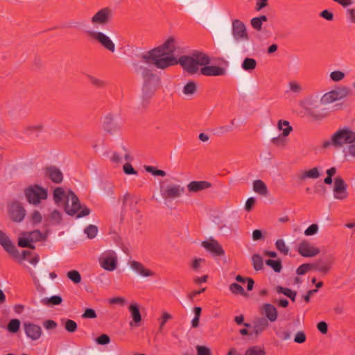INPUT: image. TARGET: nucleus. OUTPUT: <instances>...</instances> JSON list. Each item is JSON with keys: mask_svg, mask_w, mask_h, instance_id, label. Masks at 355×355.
Returning <instances> with one entry per match:
<instances>
[{"mask_svg": "<svg viewBox=\"0 0 355 355\" xmlns=\"http://www.w3.org/2000/svg\"><path fill=\"white\" fill-rule=\"evenodd\" d=\"M177 42L173 37H170L161 45L144 53L141 58L148 65L166 69L178 64L175 56Z\"/></svg>", "mask_w": 355, "mask_h": 355, "instance_id": "f257e3e1", "label": "nucleus"}, {"mask_svg": "<svg viewBox=\"0 0 355 355\" xmlns=\"http://www.w3.org/2000/svg\"><path fill=\"white\" fill-rule=\"evenodd\" d=\"M211 61V58L207 53L200 51H196L190 55H182L178 59V64L189 74L200 72V67L209 64Z\"/></svg>", "mask_w": 355, "mask_h": 355, "instance_id": "f03ea898", "label": "nucleus"}, {"mask_svg": "<svg viewBox=\"0 0 355 355\" xmlns=\"http://www.w3.org/2000/svg\"><path fill=\"white\" fill-rule=\"evenodd\" d=\"M355 143V131L349 126L338 128L330 137L322 144V148L327 149L330 146L338 149L344 146Z\"/></svg>", "mask_w": 355, "mask_h": 355, "instance_id": "7ed1b4c3", "label": "nucleus"}, {"mask_svg": "<svg viewBox=\"0 0 355 355\" xmlns=\"http://www.w3.org/2000/svg\"><path fill=\"white\" fill-rule=\"evenodd\" d=\"M232 34L237 50L245 49L250 37L244 23L239 19L232 21Z\"/></svg>", "mask_w": 355, "mask_h": 355, "instance_id": "20e7f679", "label": "nucleus"}, {"mask_svg": "<svg viewBox=\"0 0 355 355\" xmlns=\"http://www.w3.org/2000/svg\"><path fill=\"white\" fill-rule=\"evenodd\" d=\"M47 236L48 234L46 232L42 233L38 230L32 232H24L18 239V245L21 248L34 249L35 246L33 245V243L45 241Z\"/></svg>", "mask_w": 355, "mask_h": 355, "instance_id": "39448f33", "label": "nucleus"}, {"mask_svg": "<svg viewBox=\"0 0 355 355\" xmlns=\"http://www.w3.org/2000/svg\"><path fill=\"white\" fill-rule=\"evenodd\" d=\"M85 34L91 40L97 42L106 50L112 53L115 51L116 47L114 42L105 32L89 29L85 31Z\"/></svg>", "mask_w": 355, "mask_h": 355, "instance_id": "423d86ee", "label": "nucleus"}, {"mask_svg": "<svg viewBox=\"0 0 355 355\" xmlns=\"http://www.w3.org/2000/svg\"><path fill=\"white\" fill-rule=\"evenodd\" d=\"M27 201L32 205H38L42 200L48 197L47 190L40 185L33 184L24 191Z\"/></svg>", "mask_w": 355, "mask_h": 355, "instance_id": "0eeeda50", "label": "nucleus"}, {"mask_svg": "<svg viewBox=\"0 0 355 355\" xmlns=\"http://www.w3.org/2000/svg\"><path fill=\"white\" fill-rule=\"evenodd\" d=\"M349 94V88L345 86L338 87L323 94L320 98V103L322 105H327L347 98Z\"/></svg>", "mask_w": 355, "mask_h": 355, "instance_id": "6e6552de", "label": "nucleus"}, {"mask_svg": "<svg viewBox=\"0 0 355 355\" xmlns=\"http://www.w3.org/2000/svg\"><path fill=\"white\" fill-rule=\"evenodd\" d=\"M145 81L142 88V98L144 100L150 98L158 87V81L149 70H145L143 73Z\"/></svg>", "mask_w": 355, "mask_h": 355, "instance_id": "1a4fd4ad", "label": "nucleus"}, {"mask_svg": "<svg viewBox=\"0 0 355 355\" xmlns=\"http://www.w3.org/2000/svg\"><path fill=\"white\" fill-rule=\"evenodd\" d=\"M112 16V9L110 7H104L98 10L92 16L90 22L96 26H103L110 21Z\"/></svg>", "mask_w": 355, "mask_h": 355, "instance_id": "9d476101", "label": "nucleus"}, {"mask_svg": "<svg viewBox=\"0 0 355 355\" xmlns=\"http://www.w3.org/2000/svg\"><path fill=\"white\" fill-rule=\"evenodd\" d=\"M101 268L107 271H113L117 267V255L113 250L104 252L98 259Z\"/></svg>", "mask_w": 355, "mask_h": 355, "instance_id": "9b49d317", "label": "nucleus"}, {"mask_svg": "<svg viewBox=\"0 0 355 355\" xmlns=\"http://www.w3.org/2000/svg\"><path fill=\"white\" fill-rule=\"evenodd\" d=\"M102 128L108 135H115L121 130V125L116 121L114 114L108 113L103 119Z\"/></svg>", "mask_w": 355, "mask_h": 355, "instance_id": "f8f14e48", "label": "nucleus"}, {"mask_svg": "<svg viewBox=\"0 0 355 355\" xmlns=\"http://www.w3.org/2000/svg\"><path fill=\"white\" fill-rule=\"evenodd\" d=\"M347 188V185L341 177L335 178L333 187L334 198L341 201L347 200L349 196Z\"/></svg>", "mask_w": 355, "mask_h": 355, "instance_id": "ddd939ff", "label": "nucleus"}, {"mask_svg": "<svg viewBox=\"0 0 355 355\" xmlns=\"http://www.w3.org/2000/svg\"><path fill=\"white\" fill-rule=\"evenodd\" d=\"M184 192V188L180 184H168L162 188L161 194L164 200H174L180 198Z\"/></svg>", "mask_w": 355, "mask_h": 355, "instance_id": "4468645a", "label": "nucleus"}, {"mask_svg": "<svg viewBox=\"0 0 355 355\" xmlns=\"http://www.w3.org/2000/svg\"><path fill=\"white\" fill-rule=\"evenodd\" d=\"M81 205L78 197L75 193L69 191L66 196V201L64 205V210L69 215L73 216L76 214L80 209Z\"/></svg>", "mask_w": 355, "mask_h": 355, "instance_id": "2eb2a0df", "label": "nucleus"}, {"mask_svg": "<svg viewBox=\"0 0 355 355\" xmlns=\"http://www.w3.org/2000/svg\"><path fill=\"white\" fill-rule=\"evenodd\" d=\"M298 253L304 257H314L320 254V250L307 240H302L297 246Z\"/></svg>", "mask_w": 355, "mask_h": 355, "instance_id": "dca6fc26", "label": "nucleus"}, {"mask_svg": "<svg viewBox=\"0 0 355 355\" xmlns=\"http://www.w3.org/2000/svg\"><path fill=\"white\" fill-rule=\"evenodd\" d=\"M334 261V258L332 255H329L325 259H319L312 263L313 270L326 275L331 270Z\"/></svg>", "mask_w": 355, "mask_h": 355, "instance_id": "f3484780", "label": "nucleus"}, {"mask_svg": "<svg viewBox=\"0 0 355 355\" xmlns=\"http://www.w3.org/2000/svg\"><path fill=\"white\" fill-rule=\"evenodd\" d=\"M201 245L213 256L222 257L225 255V250L223 246L218 241L213 238H209L208 240L202 241Z\"/></svg>", "mask_w": 355, "mask_h": 355, "instance_id": "a211bd4d", "label": "nucleus"}, {"mask_svg": "<svg viewBox=\"0 0 355 355\" xmlns=\"http://www.w3.org/2000/svg\"><path fill=\"white\" fill-rule=\"evenodd\" d=\"M8 214L13 221L19 223L24 219L26 211L19 202H14L9 205Z\"/></svg>", "mask_w": 355, "mask_h": 355, "instance_id": "6ab92c4d", "label": "nucleus"}, {"mask_svg": "<svg viewBox=\"0 0 355 355\" xmlns=\"http://www.w3.org/2000/svg\"><path fill=\"white\" fill-rule=\"evenodd\" d=\"M200 73L206 76H221L227 73L225 68L218 65H202Z\"/></svg>", "mask_w": 355, "mask_h": 355, "instance_id": "aec40b11", "label": "nucleus"}, {"mask_svg": "<svg viewBox=\"0 0 355 355\" xmlns=\"http://www.w3.org/2000/svg\"><path fill=\"white\" fill-rule=\"evenodd\" d=\"M260 313L262 315H264L268 321L273 322L277 320L278 312L276 307L269 303L263 304L260 307Z\"/></svg>", "mask_w": 355, "mask_h": 355, "instance_id": "412c9836", "label": "nucleus"}, {"mask_svg": "<svg viewBox=\"0 0 355 355\" xmlns=\"http://www.w3.org/2000/svg\"><path fill=\"white\" fill-rule=\"evenodd\" d=\"M0 244L3 249L14 257L19 256V252L5 232L0 230Z\"/></svg>", "mask_w": 355, "mask_h": 355, "instance_id": "4be33fe9", "label": "nucleus"}, {"mask_svg": "<svg viewBox=\"0 0 355 355\" xmlns=\"http://www.w3.org/2000/svg\"><path fill=\"white\" fill-rule=\"evenodd\" d=\"M320 177V170L318 167H313L308 170H301L297 173V180L301 182H305L309 179H318Z\"/></svg>", "mask_w": 355, "mask_h": 355, "instance_id": "5701e85b", "label": "nucleus"}, {"mask_svg": "<svg viewBox=\"0 0 355 355\" xmlns=\"http://www.w3.org/2000/svg\"><path fill=\"white\" fill-rule=\"evenodd\" d=\"M23 327L26 336L33 340H38L42 335V329L40 326L31 322H25Z\"/></svg>", "mask_w": 355, "mask_h": 355, "instance_id": "b1692460", "label": "nucleus"}, {"mask_svg": "<svg viewBox=\"0 0 355 355\" xmlns=\"http://www.w3.org/2000/svg\"><path fill=\"white\" fill-rule=\"evenodd\" d=\"M44 174L54 183L59 184L62 182L63 174L62 171L56 166H51L45 168Z\"/></svg>", "mask_w": 355, "mask_h": 355, "instance_id": "393cba45", "label": "nucleus"}, {"mask_svg": "<svg viewBox=\"0 0 355 355\" xmlns=\"http://www.w3.org/2000/svg\"><path fill=\"white\" fill-rule=\"evenodd\" d=\"M130 266L134 271L144 277H153L155 275L153 271L146 268L141 263L137 261H130Z\"/></svg>", "mask_w": 355, "mask_h": 355, "instance_id": "a878e982", "label": "nucleus"}, {"mask_svg": "<svg viewBox=\"0 0 355 355\" xmlns=\"http://www.w3.org/2000/svg\"><path fill=\"white\" fill-rule=\"evenodd\" d=\"M269 327V321L264 317H258L253 320V334L258 336Z\"/></svg>", "mask_w": 355, "mask_h": 355, "instance_id": "bb28decb", "label": "nucleus"}, {"mask_svg": "<svg viewBox=\"0 0 355 355\" xmlns=\"http://www.w3.org/2000/svg\"><path fill=\"white\" fill-rule=\"evenodd\" d=\"M123 159L126 162H131L133 159L128 150L124 146H122L118 152L112 154L111 160L114 163H121Z\"/></svg>", "mask_w": 355, "mask_h": 355, "instance_id": "cd10ccee", "label": "nucleus"}, {"mask_svg": "<svg viewBox=\"0 0 355 355\" xmlns=\"http://www.w3.org/2000/svg\"><path fill=\"white\" fill-rule=\"evenodd\" d=\"M211 187V183L207 181H191L187 184V189L189 192L197 193Z\"/></svg>", "mask_w": 355, "mask_h": 355, "instance_id": "c85d7f7f", "label": "nucleus"}, {"mask_svg": "<svg viewBox=\"0 0 355 355\" xmlns=\"http://www.w3.org/2000/svg\"><path fill=\"white\" fill-rule=\"evenodd\" d=\"M253 185V191L257 194L266 196L268 194V190L266 184L263 182V181L261 180H254L252 183Z\"/></svg>", "mask_w": 355, "mask_h": 355, "instance_id": "c756f323", "label": "nucleus"}, {"mask_svg": "<svg viewBox=\"0 0 355 355\" xmlns=\"http://www.w3.org/2000/svg\"><path fill=\"white\" fill-rule=\"evenodd\" d=\"M277 127L279 131L282 132L281 134L282 137H287L293 131V127L286 120H279L277 124Z\"/></svg>", "mask_w": 355, "mask_h": 355, "instance_id": "7c9ffc66", "label": "nucleus"}, {"mask_svg": "<svg viewBox=\"0 0 355 355\" xmlns=\"http://www.w3.org/2000/svg\"><path fill=\"white\" fill-rule=\"evenodd\" d=\"M128 310L130 312L132 322H130V324L132 325V322L136 324H139L141 321V315L139 309V306L137 304H132L128 306Z\"/></svg>", "mask_w": 355, "mask_h": 355, "instance_id": "2f4dec72", "label": "nucleus"}, {"mask_svg": "<svg viewBox=\"0 0 355 355\" xmlns=\"http://www.w3.org/2000/svg\"><path fill=\"white\" fill-rule=\"evenodd\" d=\"M123 202V207H125L126 206H129L132 208V214L137 216V218H139L141 217V213L139 209H137L135 207V203L133 202V200L130 198L129 194H125L122 199Z\"/></svg>", "mask_w": 355, "mask_h": 355, "instance_id": "473e14b6", "label": "nucleus"}, {"mask_svg": "<svg viewBox=\"0 0 355 355\" xmlns=\"http://www.w3.org/2000/svg\"><path fill=\"white\" fill-rule=\"evenodd\" d=\"M267 20L268 18L266 15L254 17L251 19V25L255 30L261 31L262 23L266 21Z\"/></svg>", "mask_w": 355, "mask_h": 355, "instance_id": "72a5a7b5", "label": "nucleus"}, {"mask_svg": "<svg viewBox=\"0 0 355 355\" xmlns=\"http://www.w3.org/2000/svg\"><path fill=\"white\" fill-rule=\"evenodd\" d=\"M197 91V85L194 81L187 83L183 87V93L187 96L193 95Z\"/></svg>", "mask_w": 355, "mask_h": 355, "instance_id": "f704fd0d", "label": "nucleus"}, {"mask_svg": "<svg viewBox=\"0 0 355 355\" xmlns=\"http://www.w3.org/2000/svg\"><path fill=\"white\" fill-rule=\"evenodd\" d=\"M276 291L279 293H282L286 296L288 297L293 302H295L297 293L293 291L288 288H284L282 286H277Z\"/></svg>", "mask_w": 355, "mask_h": 355, "instance_id": "c9c22d12", "label": "nucleus"}, {"mask_svg": "<svg viewBox=\"0 0 355 355\" xmlns=\"http://www.w3.org/2000/svg\"><path fill=\"white\" fill-rule=\"evenodd\" d=\"M252 262L255 270H260L263 268V259L259 254H254L252 255Z\"/></svg>", "mask_w": 355, "mask_h": 355, "instance_id": "e433bc0d", "label": "nucleus"}, {"mask_svg": "<svg viewBox=\"0 0 355 355\" xmlns=\"http://www.w3.org/2000/svg\"><path fill=\"white\" fill-rule=\"evenodd\" d=\"M257 67V61L253 58H246L242 63V68L245 71H252Z\"/></svg>", "mask_w": 355, "mask_h": 355, "instance_id": "4c0bfd02", "label": "nucleus"}, {"mask_svg": "<svg viewBox=\"0 0 355 355\" xmlns=\"http://www.w3.org/2000/svg\"><path fill=\"white\" fill-rule=\"evenodd\" d=\"M275 247L280 253L284 255H287L289 252V248L282 239L276 241Z\"/></svg>", "mask_w": 355, "mask_h": 355, "instance_id": "58836bf2", "label": "nucleus"}, {"mask_svg": "<svg viewBox=\"0 0 355 355\" xmlns=\"http://www.w3.org/2000/svg\"><path fill=\"white\" fill-rule=\"evenodd\" d=\"M266 264L271 267L273 269V270L276 272H280L282 269V261L279 259H268L266 261Z\"/></svg>", "mask_w": 355, "mask_h": 355, "instance_id": "ea45409f", "label": "nucleus"}, {"mask_svg": "<svg viewBox=\"0 0 355 355\" xmlns=\"http://www.w3.org/2000/svg\"><path fill=\"white\" fill-rule=\"evenodd\" d=\"M20 327V321L18 319H12L7 327L8 331L10 333H16Z\"/></svg>", "mask_w": 355, "mask_h": 355, "instance_id": "a19ab883", "label": "nucleus"}, {"mask_svg": "<svg viewBox=\"0 0 355 355\" xmlns=\"http://www.w3.org/2000/svg\"><path fill=\"white\" fill-rule=\"evenodd\" d=\"M67 277L75 284H79L81 282V276L77 270H70L67 274Z\"/></svg>", "mask_w": 355, "mask_h": 355, "instance_id": "79ce46f5", "label": "nucleus"}, {"mask_svg": "<svg viewBox=\"0 0 355 355\" xmlns=\"http://www.w3.org/2000/svg\"><path fill=\"white\" fill-rule=\"evenodd\" d=\"M230 291L234 295L241 294V295H245V292L243 289V288L236 284V283H232L229 286Z\"/></svg>", "mask_w": 355, "mask_h": 355, "instance_id": "37998d69", "label": "nucleus"}, {"mask_svg": "<svg viewBox=\"0 0 355 355\" xmlns=\"http://www.w3.org/2000/svg\"><path fill=\"white\" fill-rule=\"evenodd\" d=\"M265 351L258 346H252L248 349L245 355H265Z\"/></svg>", "mask_w": 355, "mask_h": 355, "instance_id": "c03bdc74", "label": "nucleus"}, {"mask_svg": "<svg viewBox=\"0 0 355 355\" xmlns=\"http://www.w3.org/2000/svg\"><path fill=\"white\" fill-rule=\"evenodd\" d=\"M329 77L334 82H339L343 80L345 77V73L341 71H334L330 73Z\"/></svg>", "mask_w": 355, "mask_h": 355, "instance_id": "a18cd8bd", "label": "nucleus"}, {"mask_svg": "<svg viewBox=\"0 0 355 355\" xmlns=\"http://www.w3.org/2000/svg\"><path fill=\"white\" fill-rule=\"evenodd\" d=\"M64 191L62 187H57L53 191V199L56 203H60L64 196Z\"/></svg>", "mask_w": 355, "mask_h": 355, "instance_id": "49530a36", "label": "nucleus"}, {"mask_svg": "<svg viewBox=\"0 0 355 355\" xmlns=\"http://www.w3.org/2000/svg\"><path fill=\"white\" fill-rule=\"evenodd\" d=\"M78 326L75 321L68 319L64 323V329L69 333H73L77 330Z\"/></svg>", "mask_w": 355, "mask_h": 355, "instance_id": "de8ad7c7", "label": "nucleus"}, {"mask_svg": "<svg viewBox=\"0 0 355 355\" xmlns=\"http://www.w3.org/2000/svg\"><path fill=\"white\" fill-rule=\"evenodd\" d=\"M290 91L295 94H299L302 91V86L296 81H291L288 84Z\"/></svg>", "mask_w": 355, "mask_h": 355, "instance_id": "09e8293b", "label": "nucleus"}, {"mask_svg": "<svg viewBox=\"0 0 355 355\" xmlns=\"http://www.w3.org/2000/svg\"><path fill=\"white\" fill-rule=\"evenodd\" d=\"M49 220L51 224L60 223L62 220V216H61L60 213L57 210H54L51 214Z\"/></svg>", "mask_w": 355, "mask_h": 355, "instance_id": "8fccbe9b", "label": "nucleus"}, {"mask_svg": "<svg viewBox=\"0 0 355 355\" xmlns=\"http://www.w3.org/2000/svg\"><path fill=\"white\" fill-rule=\"evenodd\" d=\"M98 232V228L96 226L90 225L85 230V233L87 234L89 239L94 238Z\"/></svg>", "mask_w": 355, "mask_h": 355, "instance_id": "3c124183", "label": "nucleus"}, {"mask_svg": "<svg viewBox=\"0 0 355 355\" xmlns=\"http://www.w3.org/2000/svg\"><path fill=\"white\" fill-rule=\"evenodd\" d=\"M172 318V315L167 313V312H163L162 313L161 318H160V323L159 327V331H162L165 324L168 320H171Z\"/></svg>", "mask_w": 355, "mask_h": 355, "instance_id": "603ef678", "label": "nucleus"}, {"mask_svg": "<svg viewBox=\"0 0 355 355\" xmlns=\"http://www.w3.org/2000/svg\"><path fill=\"white\" fill-rule=\"evenodd\" d=\"M310 270H313L312 263H304L297 268L296 272L297 275H302L305 274Z\"/></svg>", "mask_w": 355, "mask_h": 355, "instance_id": "864d4df0", "label": "nucleus"}, {"mask_svg": "<svg viewBox=\"0 0 355 355\" xmlns=\"http://www.w3.org/2000/svg\"><path fill=\"white\" fill-rule=\"evenodd\" d=\"M145 169L147 172H149L155 176L164 177L166 175V172L164 171L157 169L153 166H145Z\"/></svg>", "mask_w": 355, "mask_h": 355, "instance_id": "5fc2aeb1", "label": "nucleus"}, {"mask_svg": "<svg viewBox=\"0 0 355 355\" xmlns=\"http://www.w3.org/2000/svg\"><path fill=\"white\" fill-rule=\"evenodd\" d=\"M62 302V299L59 295H53L48 299H46L45 303L46 304L58 305Z\"/></svg>", "mask_w": 355, "mask_h": 355, "instance_id": "6e6d98bb", "label": "nucleus"}, {"mask_svg": "<svg viewBox=\"0 0 355 355\" xmlns=\"http://www.w3.org/2000/svg\"><path fill=\"white\" fill-rule=\"evenodd\" d=\"M96 342L101 345H107L110 343V338L108 335L103 334L96 338Z\"/></svg>", "mask_w": 355, "mask_h": 355, "instance_id": "4d7b16f0", "label": "nucleus"}, {"mask_svg": "<svg viewBox=\"0 0 355 355\" xmlns=\"http://www.w3.org/2000/svg\"><path fill=\"white\" fill-rule=\"evenodd\" d=\"M123 170L124 173L127 175H137V171L132 167L130 162H127L123 166Z\"/></svg>", "mask_w": 355, "mask_h": 355, "instance_id": "13d9d810", "label": "nucleus"}, {"mask_svg": "<svg viewBox=\"0 0 355 355\" xmlns=\"http://www.w3.org/2000/svg\"><path fill=\"white\" fill-rule=\"evenodd\" d=\"M96 317V311L92 309H86L82 315V318L85 319H94Z\"/></svg>", "mask_w": 355, "mask_h": 355, "instance_id": "bf43d9fd", "label": "nucleus"}, {"mask_svg": "<svg viewBox=\"0 0 355 355\" xmlns=\"http://www.w3.org/2000/svg\"><path fill=\"white\" fill-rule=\"evenodd\" d=\"M319 230L317 224L311 225L305 231L304 234L306 236H312L318 233Z\"/></svg>", "mask_w": 355, "mask_h": 355, "instance_id": "052dcab7", "label": "nucleus"}, {"mask_svg": "<svg viewBox=\"0 0 355 355\" xmlns=\"http://www.w3.org/2000/svg\"><path fill=\"white\" fill-rule=\"evenodd\" d=\"M197 355H211L209 347L202 345L196 346Z\"/></svg>", "mask_w": 355, "mask_h": 355, "instance_id": "680f3d73", "label": "nucleus"}, {"mask_svg": "<svg viewBox=\"0 0 355 355\" xmlns=\"http://www.w3.org/2000/svg\"><path fill=\"white\" fill-rule=\"evenodd\" d=\"M205 260L202 258H195L193 259L191 267L193 270H198L200 268V266L202 263H204Z\"/></svg>", "mask_w": 355, "mask_h": 355, "instance_id": "e2e57ef3", "label": "nucleus"}, {"mask_svg": "<svg viewBox=\"0 0 355 355\" xmlns=\"http://www.w3.org/2000/svg\"><path fill=\"white\" fill-rule=\"evenodd\" d=\"M285 137L282 135L274 137L271 139V143L276 146H284L286 145Z\"/></svg>", "mask_w": 355, "mask_h": 355, "instance_id": "0e129e2a", "label": "nucleus"}, {"mask_svg": "<svg viewBox=\"0 0 355 355\" xmlns=\"http://www.w3.org/2000/svg\"><path fill=\"white\" fill-rule=\"evenodd\" d=\"M89 80L94 86L99 88L103 87L106 85V83L104 80L93 76H90Z\"/></svg>", "mask_w": 355, "mask_h": 355, "instance_id": "69168bd1", "label": "nucleus"}, {"mask_svg": "<svg viewBox=\"0 0 355 355\" xmlns=\"http://www.w3.org/2000/svg\"><path fill=\"white\" fill-rule=\"evenodd\" d=\"M42 220V214L38 211H34L31 214V220L34 224H39Z\"/></svg>", "mask_w": 355, "mask_h": 355, "instance_id": "338daca9", "label": "nucleus"}, {"mask_svg": "<svg viewBox=\"0 0 355 355\" xmlns=\"http://www.w3.org/2000/svg\"><path fill=\"white\" fill-rule=\"evenodd\" d=\"M306 340V335L304 331H299L295 336L294 341L297 343H303Z\"/></svg>", "mask_w": 355, "mask_h": 355, "instance_id": "774afa93", "label": "nucleus"}]
</instances>
